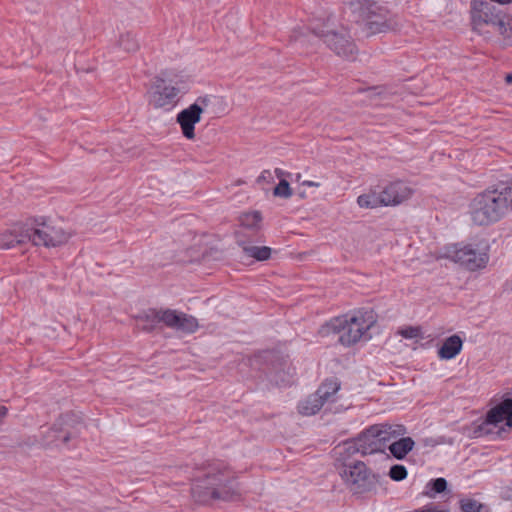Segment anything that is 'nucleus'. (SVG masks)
I'll use <instances>...</instances> for the list:
<instances>
[{"label":"nucleus","mask_w":512,"mask_h":512,"mask_svg":"<svg viewBox=\"0 0 512 512\" xmlns=\"http://www.w3.org/2000/svg\"><path fill=\"white\" fill-rule=\"evenodd\" d=\"M69 234L62 228L47 223L43 219H35L31 223L16 225L0 236V247L11 249L17 245L31 242L35 246L56 247L66 243Z\"/></svg>","instance_id":"1"},{"label":"nucleus","mask_w":512,"mask_h":512,"mask_svg":"<svg viewBox=\"0 0 512 512\" xmlns=\"http://www.w3.org/2000/svg\"><path fill=\"white\" fill-rule=\"evenodd\" d=\"M191 493L196 502L206 504L211 500H229L235 494V482L222 462L208 465L202 476L193 480Z\"/></svg>","instance_id":"2"},{"label":"nucleus","mask_w":512,"mask_h":512,"mask_svg":"<svg viewBox=\"0 0 512 512\" xmlns=\"http://www.w3.org/2000/svg\"><path fill=\"white\" fill-rule=\"evenodd\" d=\"M375 323L376 315L372 309H359L331 319L320 332L323 335L337 334L342 345L351 346L360 340H369V330Z\"/></svg>","instance_id":"3"},{"label":"nucleus","mask_w":512,"mask_h":512,"mask_svg":"<svg viewBox=\"0 0 512 512\" xmlns=\"http://www.w3.org/2000/svg\"><path fill=\"white\" fill-rule=\"evenodd\" d=\"M407 429L402 424L380 423L371 425L355 439L347 441L338 449L347 454L360 453L362 456L384 453L388 444L399 436H404Z\"/></svg>","instance_id":"4"},{"label":"nucleus","mask_w":512,"mask_h":512,"mask_svg":"<svg viewBox=\"0 0 512 512\" xmlns=\"http://www.w3.org/2000/svg\"><path fill=\"white\" fill-rule=\"evenodd\" d=\"M512 209V180L502 190H487L478 194L470 205L472 221L477 225H489L499 221Z\"/></svg>","instance_id":"5"},{"label":"nucleus","mask_w":512,"mask_h":512,"mask_svg":"<svg viewBox=\"0 0 512 512\" xmlns=\"http://www.w3.org/2000/svg\"><path fill=\"white\" fill-rule=\"evenodd\" d=\"M311 30L338 56L347 59L353 57L356 47L347 31L339 25L335 14L327 11L319 13L313 20Z\"/></svg>","instance_id":"6"},{"label":"nucleus","mask_w":512,"mask_h":512,"mask_svg":"<svg viewBox=\"0 0 512 512\" xmlns=\"http://www.w3.org/2000/svg\"><path fill=\"white\" fill-rule=\"evenodd\" d=\"M472 25L481 31L485 25L492 26L506 44H512V17L487 0H473L471 3Z\"/></svg>","instance_id":"7"},{"label":"nucleus","mask_w":512,"mask_h":512,"mask_svg":"<svg viewBox=\"0 0 512 512\" xmlns=\"http://www.w3.org/2000/svg\"><path fill=\"white\" fill-rule=\"evenodd\" d=\"M505 420V426L512 428V392L495 407L490 409L486 418L474 428L475 437H483L489 435L501 436L505 432L504 427H498Z\"/></svg>","instance_id":"8"},{"label":"nucleus","mask_w":512,"mask_h":512,"mask_svg":"<svg viewBox=\"0 0 512 512\" xmlns=\"http://www.w3.org/2000/svg\"><path fill=\"white\" fill-rule=\"evenodd\" d=\"M488 245L486 243L452 245L446 248L445 256L467 270L476 271L485 268L488 261Z\"/></svg>","instance_id":"9"},{"label":"nucleus","mask_w":512,"mask_h":512,"mask_svg":"<svg viewBox=\"0 0 512 512\" xmlns=\"http://www.w3.org/2000/svg\"><path fill=\"white\" fill-rule=\"evenodd\" d=\"M351 12L357 22L365 24L372 33L382 32L387 27L386 10L372 0H349Z\"/></svg>","instance_id":"10"},{"label":"nucleus","mask_w":512,"mask_h":512,"mask_svg":"<svg viewBox=\"0 0 512 512\" xmlns=\"http://www.w3.org/2000/svg\"><path fill=\"white\" fill-rule=\"evenodd\" d=\"M339 389L340 383L336 379L326 380L314 394H311L299 404V412L305 416L316 414L326 402L335 400V394Z\"/></svg>","instance_id":"11"},{"label":"nucleus","mask_w":512,"mask_h":512,"mask_svg":"<svg viewBox=\"0 0 512 512\" xmlns=\"http://www.w3.org/2000/svg\"><path fill=\"white\" fill-rule=\"evenodd\" d=\"M340 475L356 493L369 491L377 483L376 476L370 474L366 465L361 461H357L353 465H344Z\"/></svg>","instance_id":"12"},{"label":"nucleus","mask_w":512,"mask_h":512,"mask_svg":"<svg viewBox=\"0 0 512 512\" xmlns=\"http://www.w3.org/2000/svg\"><path fill=\"white\" fill-rule=\"evenodd\" d=\"M207 102L208 99L206 97H199L195 103L178 113L177 122L181 127L183 135L187 139H193L195 137L194 126L201 119L203 112L202 105L206 106Z\"/></svg>","instance_id":"13"},{"label":"nucleus","mask_w":512,"mask_h":512,"mask_svg":"<svg viewBox=\"0 0 512 512\" xmlns=\"http://www.w3.org/2000/svg\"><path fill=\"white\" fill-rule=\"evenodd\" d=\"M178 88L168 85L162 78H156L150 93V103L155 108L170 109L176 103Z\"/></svg>","instance_id":"14"},{"label":"nucleus","mask_w":512,"mask_h":512,"mask_svg":"<svg viewBox=\"0 0 512 512\" xmlns=\"http://www.w3.org/2000/svg\"><path fill=\"white\" fill-rule=\"evenodd\" d=\"M413 193V188L401 180L390 182L382 189V197L385 199L386 206H397L408 200Z\"/></svg>","instance_id":"15"},{"label":"nucleus","mask_w":512,"mask_h":512,"mask_svg":"<svg viewBox=\"0 0 512 512\" xmlns=\"http://www.w3.org/2000/svg\"><path fill=\"white\" fill-rule=\"evenodd\" d=\"M240 232L237 236V244L242 248L243 253L257 261H266L271 257L272 249L268 246H255Z\"/></svg>","instance_id":"16"},{"label":"nucleus","mask_w":512,"mask_h":512,"mask_svg":"<svg viewBox=\"0 0 512 512\" xmlns=\"http://www.w3.org/2000/svg\"><path fill=\"white\" fill-rule=\"evenodd\" d=\"M261 221H262V216H261L260 212H258V211L243 213L239 217V222H240L241 228L236 232V237L238 236V234L240 232H242L243 233L242 237L247 239L250 232L254 233L260 229Z\"/></svg>","instance_id":"17"},{"label":"nucleus","mask_w":512,"mask_h":512,"mask_svg":"<svg viewBox=\"0 0 512 512\" xmlns=\"http://www.w3.org/2000/svg\"><path fill=\"white\" fill-rule=\"evenodd\" d=\"M463 340L457 334L446 338L438 349V357L441 360H451L455 358L462 350Z\"/></svg>","instance_id":"18"},{"label":"nucleus","mask_w":512,"mask_h":512,"mask_svg":"<svg viewBox=\"0 0 512 512\" xmlns=\"http://www.w3.org/2000/svg\"><path fill=\"white\" fill-rule=\"evenodd\" d=\"M414 445L415 442L411 437L399 436L393 439L387 448L396 459H403L413 449Z\"/></svg>","instance_id":"19"},{"label":"nucleus","mask_w":512,"mask_h":512,"mask_svg":"<svg viewBox=\"0 0 512 512\" xmlns=\"http://www.w3.org/2000/svg\"><path fill=\"white\" fill-rule=\"evenodd\" d=\"M138 327L146 332H151L160 323V309H149L137 317Z\"/></svg>","instance_id":"20"},{"label":"nucleus","mask_w":512,"mask_h":512,"mask_svg":"<svg viewBox=\"0 0 512 512\" xmlns=\"http://www.w3.org/2000/svg\"><path fill=\"white\" fill-rule=\"evenodd\" d=\"M357 203L361 208L374 209L381 206H386L382 191H369L368 193L358 196Z\"/></svg>","instance_id":"21"},{"label":"nucleus","mask_w":512,"mask_h":512,"mask_svg":"<svg viewBox=\"0 0 512 512\" xmlns=\"http://www.w3.org/2000/svg\"><path fill=\"white\" fill-rule=\"evenodd\" d=\"M179 321L176 323L175 329L187 334H192L199 328L198 320L189 314L179 312Z\"/></svg>","instance_id":"22"},{"label":"nucleus","mask_w":512,"mask_h":512,"mask_svg":"<svg viewBox=\"0 0 512 512\" xmlns=\"http://www.w3.org/2000/svg\"><path fill=\"white\" fill-rule=\"evenodd\" d=\"M68 440H69V436L67 433H63L62 431L52 427V428L48 429L44 443L46 445L54 444V445L58 446L59 441H61L63 444H65Z\"/></svg>","instance_id":"23"},{"label":"nucleus","mask_w":512,"mask_h":512,"mask_svg":"<svg viewBox=\"0 0 512 512\" xmlns=\"http://www.w3.org/2000/svg\"><path fill=\"white\" fill-rule=\"evenodd\" d=\"M179 312L173 309H160V322L164 323L168 328L175 329L176 323L179 321Z\"/></svg>","instance_id":"24"},{"label":"nucleus","mask_w":512,"mask_h":512,"mask_svg":"<svg viewBox=\"0 0 512 512\" xmlns=\"http://www.w3.org/2000/svg\"><path fill=\"white\" fill-rule=\"evenodd\" d=\"M120 47L126 52H135L139 48V43L131 33L122 35L119 39Z\"/></svg>","instance_id":"25"},{"label":"nucleus","mask_w":512,"mask_h":512,"mask_svg":"<svg viewBox=\"0 0 512 512\" xmlns=\"http://www.w3.org/2000/svg\"><path fill=\"white\" fill-rule=\"evenodd\" d=\"M426 488L428 489L427 495H429L430 497H433L435 494L442 493L446 490L447 481H446V479L439 477V478L430 480L427 483Z\"/></svg>","instance_id":"26"},{"label":"nucleus","mask_w":512,"mask_h":512,"mask_svg":"<svg viewBox=\"0 0 512 512\" xmlns=\"http://www.w3.org/2000/svg\"><path fill=\"white\" fill-rule=\"evenodd\" d=\"M462 512H480L482 505L475 499L464 498L459 501Z\"/></svg>","instance_id":"27"},{"label":"nucleus","mask_w":512,"mask_h":512,"mask_svg":"<svg viewBox=\"0 0 512 512\" xmlns=\"http://www.w3.org/2000/svg\"><path fill=\"white\" fill-rule=\"evenodd\" d=\"M274 196L281 198H289L292 196V190L289 183L285 179H281L278 185L274 188Z\"/></svg>","instance_id":"28"},{"label":"nucleus","mask_w":512,"mask_h":512,"mask_svg":"<svg viewBox=\"0 0 512 512\" xmlns=\"http://www.w3.org/2000/svg\"><path fill=\"white\" fill-rule=\"evenodd\" d=\"M389 476L395 481H402L407 477V470L403 465H393L390 468Z\"/></svg>","instance_id":"29"},{"label":"nucleus","mask_w":512,"mask_h":512,"mask_svg":"<svg viewBox=\"0 0 512 512\" xmlns=\"http://www.w3.org/2000/svg\"><path fill=\"white\" fill-rule=\"evenodd\" d=\"M420 334V330L415 327H408L401 331V335L407 339L417 338Z\"/></svg>","instance_id":"30"},{"label":"nucleus","mask_w":512,"mask_h":512,"mask_svg":"<svg viewBox=\"0 0 512 512\" xmlns=\"http://www.w3.org/2000/svg\"><path fill=\"white\" fill-rule=\"evenodd\" d=\"M413 512H448V511H446V510H439V509H437L434 506H425V507H423L421 509H417V510H415Z\"/></svg>","instance_id":"31"},{"label":"nucleus","mask_w":512,"mask_h":512,"mask_svg":"<svg viewBox=\"0 0 512 512\" xmlns=\"http://www.w3.org/2000/svg\"><path fill=\"white\" fill-rule=\"evenodd\" d=\"M268 178H271V173H270V171H268V170H264V171L260 174V176L258 177V179H257V180H258V182H261V181H264V180H266V179H268Z\"/></svg>","instance_id":"32"},{"label":"nucleus","mask_w":512,"mask_h":512,"mask_svg":"<svg viewBox=\"0 0 512 512\" xmlns=\"http://www.w3.org/2000/svg\"><path fill=\"white\" fill-rule=\"evenodd\" d=\"M302 185L309 186V187H318L319 183L314 182V181L306 180V181H303Z\"/></svg>","instance_id":"33"},{"label":"nucleus","mask_w":512,"mask_h":512,"mask_svg":"<svg viewBox=\"0 0 512 512\" xmlns=\"http://www.w3.org/2000/svg\"><path fill=\"white\" fill-rule=\"evenodd\" d=\"M275 173H276L277 177H281L284 175V172L279 168L275 169Z\"/></svg>","instance_id":"34"},{"label":"nucleus","mask_w":512,"mask_h":512,"mask_svg":"<svg viewBox=\"0 0 512 512\" xmlns=\"http://www.w3.org/2000/svg\"><path fill=\"white\" fill-rule=\"evenodd\" d=\"M505 79H506L507 83H511L512 82V74H508Z\"/></svg>","instance_id":"35"},{"label":"nucleus","mask_w":512,"mask_h":512,"mask_svg":"<svg viewBox=\"0 0 512 512\" xmlns=\"http://www.w3.org/2000/svg\"><path fill=\"white\" fill-rule=\"evenodd\" d=\"M334 41L337 43V45H341V41L340 40H336L335 39Z\"/></svg>","instance_id":"36"}]
</instances>
